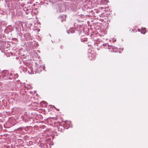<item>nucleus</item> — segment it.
<instances>
[{"label": "nucleus", "mask_w": 148, "mask_h": 148, "mask_svg": "<svg viewBox=\"0 0 148 148\" xmlns=\"http://www.w3.org/2000/svg\"><path fill=\"white\" fill-rule=\"evenodd\" d=\"M105 45V44H103V45L104 46V45Z\"/></svg>", "instance_id": "14"}, {"label": "nucleus", "mask_w": 148, "mask_h": 148, "mask_svg": "<svg viewBox=\"0 0 148 148\" xmlns=\"http://www.w3.org/2000/svg\"><path fill=\"white\" fill-rule=\"evenodd\" d=\"M70 32H71V33L72 32H71V30L70 31Z\"/></svg>", "instance_id": "16"}, {"label": "nucleus", "mask_w": 148, "mask_h": 148, "mask_svg": "<svg viewBox=\"0 0 148 148\" xmlns=\"http://www.w3.org/2000/svg\"><path fill=\"white\" fill-rule=\"evenodd\" d=\"M62 8H63V9L62 10H60L61 12H63L64 11H65L66 10L65 7L64 6H63L62 7Z\"/></svg>", "instance_id": "7"}, {"label": "nucleus", "mask_w": 148, "mask_h": 148, "mask_svg": "<svg viewBox=\"0 0 148 148\" xmlns=\"http://www.w3.org/2000/svg\"><path fill=\"white\" fill-rule=\"evenodd\" d=\"M70 30H69V32H68V31H67V33L68 34H69L70 33Z\"/></svg>", "instance_id": "11"}, {"label": "nucleus", "mask_w": 148, "mask_h": 148, "mask_svg": "<svg viewBox=\"0 0 148 148\" xmlns=\"http://www.w3.org/2000/svg\"><path fill=\"white\" fill-rule=\"evenodd\" d=\"M116 40H113V42H114V41H116Z\"/></svg>", "instance_id": "13"}, {"label": "nucleus", "mask_w": 148, "mask_h": 148, "mask_svg": "<svg viewBox=\"0 0 148 148\" xmlns=\"http://www.w3.org/2000/svg\"><path fill=\"white\" fill-rule=\"evenodd\" d=\"M25 88L27 89H31L32 88V87L30 85H25Z\"/></svg>", "instance_id": "4"}, {"label": "nucleus", "mask_w": 148, "mask_h": 148, "mask_svg": "<svg viewBox=\"0 0 148 148\" xmlns=\"http://www.w3.org/2000/svg\"><path fill=\"white\" fill-rule=\"evenodd\" d=\"M70 32H71V33L72 32H71V30L70 31Z\"/></svg>", "instance_id": "15"}, {"label": "nucleus", "mask_w": 148, "mask_h": 148, "mask_svg": "<svg viewBox=\"0 0 148 148\" xmlns=\"http://www.w3.org/2000/svg\"><path fill=\"white\" fill-rule=\"evenodd\" d=\"M18 77V75L17 74H15L14 75V77H13V78H14V79H15L16 78H17Z\"/></svg>", "instance_id": "8"}, {"label": "nucleus", "mask_w": 148, "mask_h": 148, "mask_svg": "<svg viewBox=\"0 0 148 148\" xmlns=\"http://www.w3.org/2000/svg\"><path fill=\"white\" fill-rule=\"evenodd\" d=\"M146 29L145 28H142L141 29V33L143 34H145L146 33Z\"/></svg>", "instance_id": "5"}, {"label": "nucleus", "mask_w": 148, "mask_h": 148, "mask_svg": "<svg viewBox=\"0 0 148 148\" xmlns=\"http://www.w3.org/2000/svg\"><path fill=\"white\" fill-rule=\"evenodd\" d=\"M63 128L64 127L63 126H60L58 128V130L59 131L62 132L63 130Z\"/></svg>", "instance_id": "6"}, {"label": "nucleus", "mask_w": 148, "mask_h": 148, "mask_svg": "<svg viewBox=\"0 0 148 148\" xmlns=\"http://www.w3.org/2000/svg\"><path fill=\"white\" fill-rule=\"evenodd\" d=\"M28 128L27 127H23L22 128L21 127L19 128L16 130L17 131V132H21L22 131H23V130L26 131L27 130ZM23 132H24L23 131Z\"/></svg>", "instance_id": "3"}, {"label": "nucleus", "mask_w": 148, "mask_h": 148, "mask_svg": "<svg viewBox=\"0 0 148 148\" xmlns=\"http://www.w3.org/2000/svg\"><path fill=\"white\" fill-rule=\"evenodd\" d=\"M42 67L43 68V70H44L45 69V65H42Z\"/></svg>", "instance_id": "9"}, {"label": "nucleus", "mask_w": 148, "mask_h": 148, "mask_svg": "<svg viewBox=\"0 0 148 148\" xmlns=\"http://www.w3.org/2000/svg\"><path fill=\"white\" fill-rule=\"evenodd\" d=\"M108 49H109V51L111 52H118L119 53H121V51H123V49L122 48L119 49H120L119 51V50L118 48L116 47L113 46H108Z\"/></svg>", "instance_id": "1"}, {"label": "nucleus", "mask_w": 148, "mask_h": 148, "mask_svg": "<svg viewBox=\"0 0 148 148\" xmlns=\"http://www.w3.org/2000/svg\"><path fill=\"white\" fill-rule=\"evenodd\" d=\"M1 75L3 76V77H7L9 75H10V76H13V74H9L8 73V72L7 71H3L1 73Z\"/></svg>", "instance_id": "2"}, {"label": "nucleus", "mask_w": 148, "mask_h": 148, "mask_svg": "<svg viewBox=\"0 0 148 148\" xmlns=\"http://www.w3.org/2000/svg\"><path fill=\"white\" fill-rule=\"evenodd\" d=\"M138 31H139V32H140V29H138Z\"/></svg>", "instance_id": "12"}, {"label": "nucleus", "mask_w": 148, "mask_h": 148, "mask_svg": "<svg viewBox=\"0 0 148 148\" xmlns=\"http://www.w3.org/2000/svg\"><path fill=\"white\" fill-rule=\"evenodd\" d=\"M43 103L44 104H45V106H46L47 105V103L46 102L44 101L43 102Z\"/></svg>", "instance_id": "10"}]
</instances>
